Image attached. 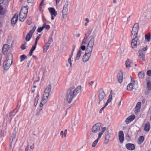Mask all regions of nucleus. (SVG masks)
Returning <instances> with one entry per match:
<instances>
[{
	"label": "nucleus",
	"instance_id": "28",
	"mask_svg": "<svg viewBox=\"0 0 151 151\" xmlns=\"http://www.w3.org/2000/svg\"><path fill=\"white\" fill-rule=\"evenodd\" d=\"M144 137L143 136H140L138 139V143L140 144L142 143L144 140Z\"/></svg>",
	"mask_w": 151,
	"mask_h": 151
},
{
	"label": "nucleus",
	"instance_id": "38",
	"mask_svg": "<svg viewBox=\"0 0 151 151\" xmlns=\"http://www.w3.org/2000/svg\"><path fill=\"white\" fill-rule=\"evenodd\" d=\"M36 48H32L29 53V55L30 56L32 55L33 51L35 50Z\"/></svg>",
	"mask_w": 151,
	"mask_h": 151
},
{
	"label": "nucleus",
	"instance_id": "31",
	"mask_svg": "<svg viewBox=\"0 0 151 151\" xmlns=\"http://www.w3.org/2000/svg\"><path fill=\"white\" fill-rule=\"evenodd\" d=\"M150 32L148 34L145 35V37L146 40L148 42L150 41Z\"/></svg>",
	"mask_w": 151,
	"mask_h": 151
},
{
	"label": "nucleus",
	"instance_id": "45",
	"mask_svg": "<svg viewBox=\"0 0 151 151\" xmlns=\"http://www.w3.org/2000/svg\"><path fill=\"white\" fill-rule=\"evenodd\" d=\"M85 20L86 21V22L85 24V26H87L88 23H89V21L88 18L85 19Z\"/></svg>",
	"mask_w": 151,
	"mask_h": 151
},
{
	"label": "nucleus",
	"instance_id": "58",
	"mask_svg": "<svg viewBox=\"0 0 151 151\" xmlns=\"http://www.w3.org/2000/svg\"><path fill=\"white\" fill-rule=\"evenodd\" d=\"M109 140L105 139L104 143L105 145H107L108 143Z\"/></svg>",
	"mask_w": 151,
	"mask_h": 151
},
{
	"label": "nucleus",
	"instance_id": "57",
	"mask_svg": "<svg viewBox=\"0 0 151 151\" xmlns=\"http://www.w3.org/2000/svg\"><path fill=\"white\" fill-rule=\"evenodd\" d=\"M109 135H107L105 136V139L109 140Z\"/></svg>",
	"mask_w": 151,
	"mask_h": 151
},
{
	"label": "nucleus",
	"instance_id": "39",
	"mask_svg": "<svg viewBox=\"0 0 151 151\" xmlns=\"http://www.w3.org/2000/svg\"><path fill=\"white\" fill-rule=\"evenodd\" d=\"M45 27V26L43 25L42 27H40L38 28L37 29V31L38 32H41L43 29V28Z\"/></svg>",
	"mask_w": 151,
	"mask_h": 151
},
{
	"label": "nucleus",
	"instance_id": "61",
	"mask_svg": "<svg viewBox=\"0 0 151 151\" xmlns=\"http://www.w3.org/2000/svg\"><path fill=\"white\" fill-rule=\"evenodd\" d=\"M64 134V133H63V131H61L60 132V135L62 137H63V134Z\"/></svg>",
	"mask_w": 151,
	"mask_h": 151
},
{
	"label": "nucleus",
	"instance_id": "10",
	"mask_svg": "<svg viewBox=\"0 0 151 151\" xmlns=\"http://www.w3.org/2000/svg\"><path fill=\"white\" fill-rule=\"evenodd\" d=\"M36 29V27L35 25L32 29L31 30L27 35L25 40L27 41H29L32 36L33 33H34Z\"/></svg>",
	"mask_w": 151,
	"mask_h": 151
},
{
	"label": "nucleus",
	"instance_id": "36",
	"mask_svg": "<svg viewBox=\"0 0 151 151\" xmlns=\"http://www.w3.org/2000/svg\"><path fill=\"white\" fill-rule=\"evenodd\" d=\"M42 110V108H40L37 109L36 111V112L35 114V115H36V116H38L40 114V113Z\"/></svg>",
	"mask_w": 151,
	"mask_h": 151
},
{
	"label": "nucleus",
	"instance_id": "19",
	"mask_svg": "<svg viewBox=\"0 0 151 151\" xmlns=\"http://www.w3.org/2000/svg\"><path fill=\"white\" fill-rule=\"evenodd\" d=\"M94 42V37H92L89 41L87 47H93Z\"/></svg>",
	"mask_w": 151,
	"mask_h": 151
},
{
	"label": "nucleus",
	"instance_id": "48",
	"mask_svg": "<svg viewBox=\"0 0 151 151\" xmlns=\"http://www.w3.org/2000/svg\"><path fill=\"white\" fill-rule=\"evenodd\" d=\"M31 19L29 18L27 21V23L28 25H30L31 24Z\"/></svg>",
	"mask_w": 151,
	"mask_h": 151
},
{
	"label": "nucleus",
	"instance_id": "7",
	"mask_svg": "<svg viewBox=\"0 0 151 151\" xmlns=\"http://www.w3.org/2000/svg\"><path fill=\"white\" fill-rule=\"evenodd\" d=\"M51 89V86L49 85L45 88L44 92L43 94V98L44 99H47L49 96V93H50Z\"/></svg>",
	"mask_w": 151,
	"mask_h": 151
},
{
	"label": "nucleus",
	"instance_id": "6",
	"mask_svg": "<svg viewBox=\"0 0 151 151\" xmlns=\"http://www.w3.org/2000/svg\"><path fill=\"white\" fill-rule=\"evenodd\" d=\"M139 29L138 24L137 23L135 24L132 31V37H137Z\"/></svg>",
	"mask_w": 151,
	"mask_h": 151
},
{
	"label": "nucleus",
	"instance_id": "12",
	"mask_svg": "<svg viewBox=\"0 0 151 151\" xmlns=\"http://www.w3.org/2000/svg\"><path fill=\"white\" fill-rule=\"evenodd\" d=\"M48 10L51 14V19H54V17H55L57 15V12L53 8H50Z\"/></svg>",
	"mask_w": 151,
	"mask_h": 151
},
{
	"label": "nucleus",
	"instance_id": "22",
	"mask_svg": "<svg viewBox=\"0 0 151 151\" xmlns=\"http://www.w3.org/2000/svg\"><path fill=\"white\" fill-rule=\"evenodd\" d=\"M106 128L105 127H104L102 129V130L101 132H99L98 134V136L97 139L99 140L101 137V135L103 134L104 132L106 130Z\"/></svg>",
	"mask_w": 151,
	"mask_h": 151
},
{
	"label": "nucleus",
	"instance_id": "55",
	"mask_svg": "<svg viewBox=\"0 0 151 151\" xmlns=\"http://www.w3.org/2000/svg\"><path fill=\"white\" fill-rule=\"evenodd\" d=\"M26 47V43H25L24 44L22 45L21 46H20V47Z\"/></svg>",
	"mask_w": 151,
	"mask_h": 151
},
{
	"label": "nucleus",
	"instance_id": "51",
	"mask_svg": "<svg viewBox=\"0 0 151 151\" xmlns=\"http://www.w3.org/2000/svg\"><path fill=\"white\" fill-rule=\"evenodd\" d=\"M147 50V48H143L141 50H139V52H140L141 51H145Z\"/></svg>",
	"mask_w": 151,
	"mask_h": 151
},
{
	"label": "nucleus",
	"instance_id": "17",
	"mask_svg": "<svg viewBox=\"0 0 151 151\" xmlns=\"http://www.w3.org/2000/svg\"><path fill=\"white\" fill-rule=\"evenodd\" d=\"M118 81L119 83H121L122 81L123 73L122 72H119L117 75Z\"/></svg>",
	"mask_w": 151,
	"mask_h": 151
},
{
	"label": "nucleus",
	"instance_id": "14",
	"mask_svg": "<svg viewBox=\"0 0 151 151\" xmlns=\"http://www.w3.org/2000/svg\"><path fill=\"white\" fill-rule=\"evenodd\" d=\"M135 116L134 115H132L128 117L125 120V122L127 124H128L132 121L135 118Z\"/></svg>",
	"mask_w": 151,
	"mask_h": 151
},
{
	"label": "nucleus",
	"instance_id": "24",
	"mask_svg": "<svg viewBox=\"0 0 151 151\" xmlns=\"http://www.w3.org/2000/svg\"><path fill=\"white\" fill-rule=\"evenodd\" d=\"M139 57L143 61H145V54L144 53L140 52H139Z\"/></svg>",
	"mask_w": 151,
	"mask_h": 151
},
{
	"label": "nucleus",
	"instance_id": "47",
	"mask_svg": "<svg viewBox=\"0 0 151 151\" xmlns=\"http://www.w3.org/2000/svg\"><path fill=\"white\" fill-rule=\"evenodd\" d=\"M131 83H131L132 84H133L134 85V80L133 78H132V77L131 76Z\"/></svg>",
	"mask_w": 151,
	"mask_h": 151
},
{
	"label": "nucleus",
	"instance_id": "50",
	"mask_svg": "<svg viewBox=\"0 0 151 151\" xmlns=\"http://www.w3.org/2000/svg\"><path fill=\"white\" fill-rule=\"evenodd\" d=\"M147 74L149 76H151V70H148L147 71Z\"/></svg>",
	"mask_w": 151,
	"mask_h": 151
},
{
	"label": "nucleus",
	"instance_id": "59",
	"mask_svg": "<svg viewBox=\"0 0 151 151\" xmlns=\"http://www.w3.org/2000/svg\"><path fill=\"white\" fill-rule=\"evenodd\" d=\"M27 3H31L33 1V0H27Z\"/></svg>",
	"mask_w": 151,
	"mask_h": 151
},
{
	"label": "nucleus",
	"instance_id": "64",
	"mask_svg": "<svg viewBox=\"0 0 151 151\" xmlns=\"http://www.w3.org/2000/svg\"><path fill=\"white\" fill-rule=\"evenodd\" d=\"M29 150V146H27L26 147L25 149V151H28Z\"/></svg>",
	"mask_w": 151,
	"mask_h": 151
},
{
	"label": "nucleus",
	"instance_id": "46",
	"mask_svg": "<svg viewBox=\"0 0 151 151\" xmlns=\"http://www.w3.org/2000/svg\"><path fill=\"white\" fill-rule=\"evenodd\" d=\"M68 62L70 65V67H72V63H71V59L70 58H69L68 59Z\"/></svg>",
	"mask_w": 151,
	"mask_h": 151
},
{
	"label": "nucleus",
	"instance_id": "49",
	"mask_svg": "<svg viewBox=\"0 0 151 151\" xmlns=\"http://www.w3.org/2000/svg\"><path fill=\"white\" fill-rule=\"evenodd\" d=\"M140 108H137L136 107L135 108V113H138L140 110Z\"/></svg>",
	"mask_w": 151,
	"mask_h": 151
},
{
	"label": "nucleus",
	"instance_id": "37",
	"mask_svg": "<svg viewBox=\"0 0 151 151\" xmlns=\"http://www.w3.org/2000/svg\"><path fill=\"white\" fill-rule=\"evenodd\" d=\"M99 140L98 139H96L93 143L92 144V147H95L96 146Z\"/></svg>",
	"mask_w": 151,
	"mask_h": 151
},
{
	"label": "nucleus",
	"instance_id": "27",
	"mask_svg": "<svg viewBox=\"0 0 151 151\" xmlns=\"http://www.w3.org/2000/svg\"><path fill=\"white\" fill-rule=\"evenodd\" d=\"M67 17V14H63L61 17V20L63 22H64L66 21V19Z\"/></svg>",
	"mask_w": 151,
	"mask_h": 151
},
{
	"label": "nucleus",
	"instance_id": "41",
	"mask_svg": "<svg viewBox=\"0 0 151 151\" xmlns=\"http://www.w3.org/2000/svg\"><path fill=\"white\" fill-rule=\"evenodd\" d=\"M39 95L37 94V95L36 96L35 98V102H36V104H37V103L38 100L39 99Z\"/></svg>",
	"mask_w": 151,
	"mask_h": 151
},
{
	"label": "nucleus",
	"instance_id": "32",
	"mask_svg": "<svg viewBox=\"0 0 151 151\" xmlns=\"http://www.w3.org/2000/svg\"><path fill=\"white\" fill-rule=\"evenodd\" d=\"M15 109H14L9 114V116L10 117L12 116V117H14L15 114H16V113L18 112V111L17 110L16 112H15V113H14V111H15Z\"/></svg>",
	"mask_w": 151,
	"mask_h": 151
},
{
	"label": "nucleus",
	"instance_id": "54",
	"mask_svg": "<svg viewBox=\"0 0 151 151\" xmlns=\"http://www.w3.org/2000/svg\"><path fill=\"white\" fill-rule=\"evenodd\" d=\"M45 26L44 28H45L47 30H48L50 28V26L49 25H47L46 26Z\"/></svg>",
	"mask_w": 151,
	"mask_h": 151
},
{
	"label": "nucleus",
	"instance_id": "34",
	"mask_svg": "<svg viewBox=\"0 0 151 151\" xmlns=\"http://www.w3.org/2000/svg\"><path fill=\"white\" fill-rule=\"evenodd\" d=\"M91 31L89 30H88L86 32L85 34V38H87L91 34Z\"/></svg>",
	"mask_w": 151,
	"mask_h": 151
},
{
	"label": "nucleus",
	"instance_id": "56",
	"mask_svg": "<svg viewBox=\"0 0 151 151\" xmlns=\"http://www.w3.org/2000/svg\"><path fill=\"white\" fill-rule=\"evenodd\" d=\"M104 108L105 107H103L100 109L99 111V112L100 113H102V111L104 110Z\"/></svg>",
	"mask_w": 151,
	"mask_h": 151
},
{
	"label": "nucleus",
	"instance_id": "25",
	"mask_svg": "<svg viewBox=\"0 0 151 151\" xmlns=\"http://www.w3.org/2000/svg\"><path fill=\"white\" fill-rule=\"evenodd\" d=\"M82 53V51L81 49L79 50L77 53V54L76 57V60H78L80 58Z\"/></svg>",
	"mask_w": 151,
	"mask_h": 151
},
{
	"label": "nucleus",
	"instance_id": "29",
	"mask_svg": "<svg viewBox=\"0 0 151 151\" xmlns=\"http://www.w3.org/2000/svg\"><path fill=\"white\" fill-rule=\"evenodd\" d=\"M27 58V56L25 55H23L20 56V61L21 62L23 61Z\"/></svg>",
	"mask_w": 151,
	"mask_h": 151
},
{
	"label": "nucleus",
	"instance_id": "11",
	"mask_svg": "<svg viewBox=\"0 0 151 151\" xmlns=\"http://www.w3.org/2000/svg\"><path fill=\"white\" fill-rule=\"evenodd\" d=\"M133 39L131 42V45L132 47L137 46L140 43L139 39L137 37H132Z\"/></svg>",
	"mask_w": 151,
	"mask_h": 151
},
{
	"label": "nucleus",
	"instance_id": "60",
	"mask_svg": "<svg viewBox=\"0 0 151 151\" xmlns=\"http://www.w3.org/2000/svg\"><path fill=\"white\" fill-rule=\"evenodd\" d=\"M47 50V48H43V52H46Z\"/></svg>",
	"mask_w": 151,
	"mask_h": 151
},
{
	"label": "nucleus",
	"instance_id": "21",
	"mask_svg": "<svg viewBox=\"0 0 151 151\" xmlns=\"http://www.w3.org/2000/svg\"><path fill=\"white\" fill-rule=\"evenodd\" d=\"M9 48H2V51L4 55H5L7 53H10V51L9 50Z\"/></svg>",
	"mask_w": 151,
	"mask_h": 151
},
{
	"label": "nucleus",
	"instance_id": "35",
	"mask_svg": "<svg viewBox=\"0 0 151 151\" xmlns=\"http://www.w3.org/2000/svg\"><path fill=\"white\" fill-rule=\"evenodd\" d=\"M112 99V95L111 92L110 93V95L109 96V98L107 100V101L109 103L110 102Z\"/></svg>",
	"mask_w": 151,
	"mask_h": 151
},
{
	"label": "nucleus",
	"instance_id": "2",
	"mask_svg": "<svg viewBox=\"0 0 151 151\" xmlns=\"http://www.w3.org/2000/svg\"><path fill=\"white\" fill-rule=\"evenodd\" d=\"M13 57L11 53H9L6 59L3 63V67L5 70H7L11 66L13 63Z\"/></svg>",
	"mask_w": 151,
	"mask_h": 151
},
{
	"label": "nucleus",
	"instance_id": "43",
	"mask_svg": "<svg viewBox=\"0 0 151 151\" xmlns=\"http://www.w3.org/2000/svg\"><path fill=\"white\" fill-rule=\"evenodd\" d=\"M3 8L2 6H0V14H4V12L3 11Z\"/></svg>",
	"mask_w": 151,
	"mask_h": 151
},
{
	"label": "nucleus",
	"instance_id": "33",
	"mask_svg": "<svg viewBox=\"0 0 151 151\" xmlns=\"http://www.w3.org/2000/svg\"><path fill=\"white\" fill-rule=\"evenodd\" d=\"M138 76L139 78H142L144 76V73L142 71H141L138 73Z\"/></svg>",
	"mask_w": 151,
	"mask_h": 151
},
{
	"label": "nucleus",
	"instance_id": "42",
	"mask_svg": "<svg viewBox=\"0 0 151 151\" xmlns=\"http://www.w3.org/2000/svg\"><path fill=\"white\" fill-rule=\"evenodd\" d=\"M147 87L149 90L151 89V85L149 83V82H147Z\"/></svg>",
	"mask_w": 151,
	"mask_h": 151
},
{
	"label": "nucleus",
	"instance_id": "30",
	"mask_svg": "<svg viewBox=\"0 0 151 151\" xmlns=\"http://www.w3.org/2000/svg\"><path fill=\"white\" fill-rule=\"evenodd\" d=\"M87 39L86 38H84L82 41L81 45L80 47H86V46L84 45L86 44Z\"/></svg>",
	"mask_w": 151,
	"mask_h": 151
},
{
	"label": "nucleus",
	"instance_id": "16",
	"mask_svg": "<svg viewBox=\"0 0 151 151\" xmlns=\"http://www.w3.org/2000/svg\"><path fill=\"white\" fill-rule=\"evenodd\" d=\"M126 148L129 150H133L134 148V145L132 144L128 143L126 144L125 145Z\"/></svg>",
	"mask_w": 151,
	"mask_h": 151
},
{
	"label": "nucleus",
	"instance_id": "13",
	"mask_svg": "<svg viewBox=\"0 0 151 151\" xmlns=\"http://www.w3.org/2000/svg\"><path fill=\"white\" fill-rule=\"evenodd\" d=\"M68 1H66L64 6L62 13L63 14H67L68 13Z\"/></svg>",
	"mask_w": 151,
	"mask_h": 151
},
{
	"label": "nucleus",
	"instance_id": "63",
	"mask_svg": "<svg viewBox=\"0 0 151 151\" xmlns=\"http://www.w3.org/2000/svg\"><path fill=\"white\" fill-rule=\"evenodd\" d=\"M44 2V0H42V1L41 2L40 4V7H41V6H42L43 5V3Z\"/></svg>",
	"mask_w": 151,
	"mask_h": 151
},
{
	"label": "nucleus",
	"instance_id": "5",
	"mask_svg": "<svg viewBox=\"0 0 151 151\" xmlns=\"http://www.w3.org/2000/svg\"><path fill=\"white\" fill-rule=\"evenodd\" d=\"M16 129L17 127L15 126V128L13 132V133L11 135L10 139V141L12 144L13 143L14 144H15L17 140V139L16 138V137L17 130H16Z\"/></svg>",
	"mask_w": 151,
	"mask_h": 151
},
{
	"label": "nucleus",
	"instance_id": "15",
	"mask_svg": "<svg viewBox=\"0 0 151 151\" xmlns=\"http://www.w3.org/2000/svg\"><path fill=\"white\" fill-rule=\"evenodd\" d=\"M119 139L120 142L122 143L123 142L124 137V134L122 131H121L119 132Z\"/></svg>",
	"mask_w": 151,
	"mask_h": 151
},
{
	"label": "nucleus",
	"instance_id": "62",
	"mask_svg": "<svg viewBox=\"0 0 151 151\" xmlns=\"http://www.w3.org/2000/svg\"><path fill=\"white\" fill-rule=\"evenodd\" d=\"M67 129H65L64 131V136L65 137L66 136V134H67Z\"/></svg>",
	"mask_w": 151,
	"mask_h": 151
},
{
	"label": "nucleus",
	"instance_id": "8",
	"mask_svg": "<svg viewBox=\"0 0 151 151\" xmlns=\"http://www.w3.org/2000/svg\"><path fill=\"white\" fill-rule=\"evenodd\" d=\"M106 96L104 91L102 89H100L99 91V100L98 104H101V101Z\"/></svg>",
	"mask_w": 151,
	"mask_h": 151
},
{
	"label": "nucleus",
	"instance_id": "52",
	"mask_svg": "<svg viewBox=\"0 0 151 151\" xmlns=\"http://www.w3.org/2000/svg\"><path fill=\"white\" fill-rule=\"evenodd\" d=\"M74 50V48H73V50H72V52H71V54H70L69 58H71L72 57L73 55V52Z\"/></svg>",
	"mask_w": 151,
	"mask_h": 151
},
{
	"label": "nucleus",
	"instance_id": "4",
	"mask_svg": "<svg viewBox=\"0 0 151 151\" xmlns=\"http://www.w3.org/2000/svg\"><path fill=\"white\" fill-rule=\"evenodd\" d=\"M92 50V48H86L85 53L83 57V61L85 63L87 62L89 59Z\"/></svg>",
	"mask_w": 151,
	"mask_h": 151
},
{
	"label": "nucleus",
	"instance_id": "9",
	"mask_svg": "<svg viewBox=\"0 0 151 151\" xmlns=\"http://www.w3.org/2000/svg\"><path fill=\"white\" fill-rule=\"evenodd\" d=\"M101 127V123H96L93 127L92 129V131L94 133L97 132H99Z\"/></svg>",
	"mask_w": 151,
	"mask_h": 151
},
{
	"label": "nucleus",
	"instance_id": "53",
	"mask_svg": "<svg viewBox=\"0 0 151 151\" xmlns=\"http://www.w3.org/2000/svg\"><path fill=\"white\" fill-rule=\"evenodd\" d=\"M52 38H50L48 41L47 43L50 44L52 42Z\"/></svg>",
	"mask_w": 151,
	"mask_h": 151
},
{
	"label": "nucleus",
	"instance_id": "26",
	"mask_svg": "<svg viewBox=\"0 0 151 151\" xmlns=\"http://www.w3.org/2000/svg\"><path fill=\"white\" fill-rule=\"evenodd\" d=\"M134 84L131 83H129L127 86V90L129 91H131L133 89Z\"/></svg>",
	"mask_w": 151,
	"mask_h": 151
},
{
	"label": "nucleus",
	"instance_id": "40",
	"mask_svg": "<svg viewBox=\"0 0 151 151\" xmlns=\"http://www.w3.org/2000/svg\"><path fill=\"white\" fill-rule=\"evenodd\" d=\"M141 104L140 102H138L136 106V107L137 108H140L141 107Z\"/></svg>",
	"mask_w": 151,
	"mask_h": 151
},
{
	"label": "nucleus",
	"instance_id": "44",
	"mask_svg": "<svg viewBox=\"0 0 151 151\" xmlns=\"http://www.w3.org/2000/svg\"><path fill=\"white\" fill-rule=\"evenodd\" d=\"M46 100L47 99H44L43 98L41 103L44 105L46 102Z\"/></svg>",
	"mask_w": 151,
	"mask_h": 151
},
{
	"label": "nucleus",
	"instance_id": "3",
	"mask_svg": "<svg viewBox=\"0 0 151 151\" xmlns=\"http://www.w3.org/2000/svg\"><path fill=\"white\" fill-rule=\"evenodd\" d=\"M28 12V9L27 7H22L19 13V20L22 22H23L26 17Z\"/></svg>",
	"mask_w": 151,
	"mask_h": 151
},
{
	"label": "nucleus",
	"instance_id": "20",
	"mask_svg": "<svg viewBox=\"0 0 151 151\" xmlns=\"http://www.w3.org/2000/svg\"><path fill=\"white\" fill-rule=\"evenodd\" d=\"M150 128V126L149 122H146L144 126V130L146 132H148Z\"/></svg>",
	"mask_w": 151,
	"mask_h": 151
},
{
	"label": "nucleus",
	"instance_id": "18",
	"mask_svg": "<svg viewBox=\"0 0 151 151\" xmlns=\"http://www.w3.org/2000/svg\"><path fill=\"white\" fill-rule=\"evenodd\" d=\"M18 20V15L16 16L15 15L11 19V24L13 25H14L17 22Z\"/></svg>",
	"mask_w": 151,
	"mask_h": 151
},
{
	"label": "nucleus",
	"instance_id": "23",
	"mask_svg": "<svg viewBox=\"0 0 151 151\" xmlns=\"http://www.w3.org/2000/svg\"><path fill=\"white\" fill-rule=\"evenodd\" d=\"M125 64L127 68H129L132 66L133 64L131 62L130 60L128 59L126 62Z\"/></svg>",
	"mask_w": 151,
	"mask_h": 151
},
{
	"label": "nucleus",
	"instance_id": "1",
	"mask_svg": "<svg viewBox=\"0 0 151 151\" xmlns=\"http://www.w3.org/2000/svg\"><path fill=\"white\" fill-rule=\"evenodd\" d=\"M81 86H78L75 88L73 86L71 87L67 91L66 100L68 103L70 104L73 98L75 97L78 93L81 91Z\"/></svg>",
	"mask_w": 151,
	"mask_h": 151
}]
</instances>
